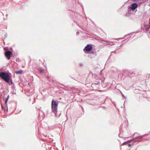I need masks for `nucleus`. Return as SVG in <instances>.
I'll use <instances>...</instances> for the list:
<instances>
[{
  "instance_id": "10",
  "label": "nucleus",
  "mask_w": 150,
  "mask_h": 150,
  "mask_svg": "<svg viewBox=\"0 0 150 150\" xmlns=\"http://www.w3.org/2000/svg\"><path fill=\"white\" fill-rule=\"evenodd\" d=\"M132 1H139V0H132Z\"/></svg>"
},
{
  "instance_id": "6",
  "label": "nucleus",
  "mask_w": 150,
  "mask_h": 150,
  "mask_svg": "<svg viewBox=\"0 0 150 150\" xmlns=\"http://www.w3.org/2000/svg\"><path fill=\"white\" fill-rule=\"evenodd\" d=\"M15 72L16 74H21L22 72V71L21 70H20L15 71Z\"/></svg>"
},
{
  "instance_id": "8",
  "label": "nucleus",
  "mask_w": 150,
  "mask_h": 150,
  "mask_svg": "<svg viewBox=\"0 0 150 150\" xmlns=\"http://www.w3.org/2000/svg\"><path fill=\"white\" fill-rule=\"evenodd\" d=\"M127 144V142H124L122 144V145H126V144Z\"/></svg>"
},
{
  "instance_id": "2",
  "label": "nucleus",
  "mask_w": 150,
  "mask_h": 150,
  "mask_svg": "<svg viewBox=\"0 0 150 150\" xmlns=\"http://www.w3.org/2000/svg\"><path fill=\"white\" fill-rule=\"evenodd\" d=\"M138 4L136 3H134L131 5L128 8V12L129 14H132L133 12L137 8Z\"/></svg>"
},
{
  "instance_id": "11",
  "label": "nucleus",
  "mask_w": 150,
  "mask_h": 150,
  "mask_svg": "<svg viewBox=\"0 0 150 150\" xmlns=\"http://www.w3.org/2000/svg\"><path fill=\"white\" fill-rule=\"evenodd\" d=\"M147 29V31H150V29L148 28V29Z\"/></svg>"
},
{
  "instance_id": "1",
  "label": "nucleus",
  "mask_w": 150,
  "mask_h": 150,
  "mask_svg": "<svg viewBox=\"0 0 150 150\" xmlns=\"http://www.w3.org/2000/svg\"><path fill=\"white\" fill-rule=\"evenodd\" d=\"M0 77L7 83L9 82L11 77L6 72H2L0 73Z\"/></svg>"
},
{
  "instance_id": "12",
  "label": "nucleus",
  "mask_w": 150,
  "mask_h": 150,
  "mask_svg": "<svg viewBox=\"0 0 150 150\" xmlns=\"http://www.w3.org/2000/svg\"><path fill=\"white\" fill-rule=\"evenodd\" d=\"M128 146H129V147H130L131 146V144H128Z\"/></svg>"
},
{
  "instance_id": "7",
  "label": "nucleus",
  "mask_w": 150,
  "mask_h": 150,
  "mask_svg": "<svg viewBox=\"0 0 150 150\" xmlns=\"http://www.w3.org/2000/svg\"><path fill=\"white\" fill-rule=\"evenodd\" d=\"M39 71L40 73L43 72H44V70L41 69H39Z\"/></svg>"
},
{
  "instance_id": "3",
  "label": "nucleus",
  "mask_w": 150,
  "mask_h": 150,
  "mask_svg": "<svg viewBox=\"0 0 150 150\" xmlns=\"http://www.w3.org/2000/svg\"><path fill=\"white\" fill-rule=\"evenodd\" d=\"M58 105V103L54 100H53L51 104L52 111L53 112L55 113L57 111Z\"/></svg>"
},
{
  "instance_id": "13",
  "label": "nucleus",
  "mask_w": 150,
  "mask_h": 150,
  "mask_svg": "<svg viewBox=\"0 0 150 150\" xmlns=\"http://www.w3.org/2000/svg\"><path fill=\"white\" fill-rule=\"evenodd\" d=\"M6 16H8V15H7H7H6Z\"/></svg>"
},
{
  "instance_id": "9",
  "label": "nucleus",
  "mask_w": 150,
  "mask_h": 150,
  "mask_svg": "<svg viewBox=\"0 0 150 150\" xmlns=\"http://www.w3.org/2000/svg\"><path fill=\"white\" fill-rule=\"evenodd\" d=\"M8 97L6 98V100L5 101V102L6 103L8 100Z\"/></svg>"
},
{
  "instance_id": "5",
  "label": "nucleus",
  "mask_w": 150,
  "mask_h": 150,
  "mask_svg": "<svg viewBox=\"0 0 150 150\" xmlns=\"http://www.w3.org/2000/svg\"><path fill=\"white\" fill-rule=\"evenodd\" d=\"M92 48V46L90 45H87L84 49L83 51L86 52V51H90L91 50Z\"/></svg>"
},
{
  "instance_id": "4",
  "label": "nucleus",
  "mask_w": 150,
  "mask_h": 150,
  "mask_svg": "<svg viewBox=\"0 0 150 150\" xmlns=\"http://www.w3.org/2000/svg\"><path fill=\"white\" fill-rule=\"evenodd\" d=\"M12 54V52L10 51H6L5 53V55L6 58L8 60L11 58V55Z\"/></svg>"
}]
</instances>
